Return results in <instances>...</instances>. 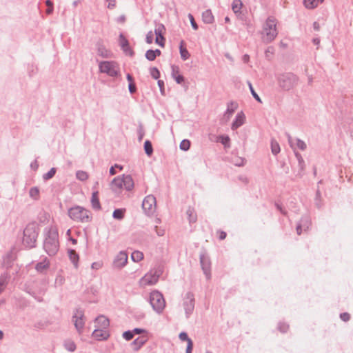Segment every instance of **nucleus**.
I'll return each mask as SVG.
<instances>
[{
	"mask_svg": "<svg viewBox=\"0 0 353 353\" xmlns=\"http://www.w3.org/2000/svg\"><path fill=\"white\" fill-rule=\"evenodd\" d=\"M279 88L283 91H290L295 88L299 82V77L291 72H281L276 76Z\"/></svg>",
	"mask_w": 353,
	"mask_h": 353,
	"instance_id": "obj_1",
	"label": "nucleus"
},
{
	"mask_svg": "<svg viewBox=\"0 0 353 353\" xmlns=\"http://www.w3.org/2000/svg\"><path fill=\"white\" fill-rule=\"evenodd\" d=\"M59 248V234L57 230L51 227L47 234L43 242V249L49 256H54Z\"/></svg>",
	"mask_w": 353,
	"mask_h": 353,
	"instance_id": "obj_2",
	"label": "nucleus"
},
{
	"mask_svg": "<svg viewBox=\"0 0 353 353\" xmlns=\"http://www.w3.org/2000/svg\"><path fill=\"white\" fill-rule=\"evenodd\" d=\"M276 25L277 20L274 17L270 16L267 18L263 25V30L261 32V39L263 43H270L277 37L278 30Z\"/></svg>",
	"mask_w": 353,
	"mask_h": 353,
	"instance_id": "obj_3",
	"label": "nucleus"
},
{
	"mask_svg": "<svg viewBox=\"0 0 353 353\" xmlns=\"http://www.w3.org/2000/svg\"><path fill=\"white\" fill-rule=\"evenodd\" d=\"M39 228L34 222L28 223L23 230V244L28 248L36 246Z\"/></svg>",
	"mask_w": 353,
	"mask_h": 353,
	"instance_id": "obj_4",
	"label": "nucleus"
},
{
	"mask_svg": "<svg viewBox=\"0 0 353 353\" xmlns=\"http://www.w3.org/2000/svg\"><path fill=\"white\" fill-rule=\"evenodd\" d=\"M68 216L73 221L81 223H88L92 220L90 212L85 208L77 205L68 210Z\"/></svg>",
	"mask_w": 353,
	"mask_h": 353,
	"instance_id": "obj_5",
	"label": "nucleus"
},
{
	"mask_svg": "<svg viewBox=\"0 0 353 353\" xmlns=\"http://www.w3.org/2000/svg\"><path fill=\"white\" fill-rule=\"evenodd\" d=\"M100 72L105 73L111 77H117L120 72L119 64L114 61H103L99 63Z\"/></svg>",
	"mask_w": 353,
	"mask_h": 353,
	"instance_id": "obj_6",
	"label": "nucleus"
},
{
	"mask_svg": "<svg viewBox=\"0 0 353 353\" xmlns=\"http://www.w3.org/2000/svg\"><path fill=\"white\" fill-rule=\"evenodd\" d=\"M150 303L153 309H165V301L159 291H153L150 295Z\"/></svg>",
	"mask_w": 353,
	"mask_h": 353,
	"instance_id": "obj_7",
	"label": "nucleus"
},
{
	"mask_svg": "<svg viewBox=\"0 0 353 353\" xmlns=\"http://www.w3.org/2000/svg\"><path fill=\"white\" fill-rule=\"evenodd\" d=\"M142 208L147 215L153 214L156 210V198L151 194L145 196L142 203Z\"/></svg>",
	"mask_w": 353,
	"mask_h": 353,
	"instance_id": "obj_8",
	"label": "nucleus"
},
{
	"mask_svg": "<svg viewBox=\"0 0 353 353\" xmlns=\"http://www.w3.org/2000/svg\"><path fill=\"white\" fill-rule=\"evenodd\" d=\"M159 276L160 274L157 271H150L140 279V285L145 287L147 285H154L157 283Z\"/></svg>",
	"mask_w": 353,
	"mask_h": 353,
	"instance_id": "obj_9",
	"label": "nucleus"
},
{
	"mask_svg": "<svg viewBox=\"0 0 353 353\" xmlns=\"http://www.w3.org/2000/svg\"><path fill=\"white\" fill-rule=\"evenodd\" d=\"M72 322L74 323V325L77 332L79 334H81L83 332L85 318L81 310H77V312L72 316Z\"/></svg>",
	"mask_w": 353,
	"mask_h": 353,
	"instance_id": "obj_10",
	"label": "nucleus"
},
{
	"mask_svg": "<svg viewBox=\"0 0 353 353\" xmlns=\"http://www.w3.org/2000/svg\"><path fill=\"white\" fill-rule=\"evenodd\" d=\"M200 264L204 274L208 280L211 279V261L205 253H201L199 255Z\"/></svg>",
	"mask_w": 353,
	"mask_h": 353,
	"instance_id": "obj_11",
	"label": "nucleus"
},
{
	"mask_svg": "<svg viewBox=\"0 0 353 353\" xmlns=\"http://www.w3.org/2000/svg\"><path fill=\"white\" fill-rule=\"evenodd\" d=\"M96 49L97 54L102 58H110L112 56V52L107 49L102 39H99L96 43Z\"/></svg>",
	"mask_w": 353,
	"mask_h": 353,
	"instance_id": "obj_12",
	"label": "nucleus"
},
{
	"mask_svg": "<svg viewBox=\"0 0 353 353\" xmlns=\"http://www.w3.org/2000/svg\"><path fill=\"white\" fill-rule=\"evenodd\" d=\"M165 30V28L162 23H159L154 29V34H156L155 42L161 47L165 46V39L163 36Z\"/></svg>",
	"mask_w": 353,
	"mask_h": 353,
	"instance_id": "obj_13",
	"label": "nucleus"
},
{
	"mask_svg": "<svg viewBox=\"0 0 353 353\" xmlns=\"http://www.w3.org/2000/svg\"><path fill=\"white\" fill-rule=\"evenodd\" d=\"M237 108L238 104L236 102L230 101L228 103L227 105V110L225 112L223 118L221 119V122L227 123L230 119Z\"/></svg>",
	"mask_w": 353,
	"mask_h": 353,
	"instance_id": "obj_14",
	"label": "nucleus"
},
{
	"mask_svg": "<svg viewBox=\"0 0 353 353\" xmlns=\"http://www.w3.org/2000/svg\"><path fill=\"white\" fill-rule=\"evenodd\" d=\"M128 262V254L125 252H120L113 261L114 268L121 269Z\"/></svg>",
	"mask_w": 353,
	"mask_h": 353,
	"instance_id": "obj_15",
	"label": "nucleus"
},
{
	"mask_svg": "<svg viewBox=\"0 0 353 353\" xmlns=\"http://www.w3.org/2000/svg\"><path fill=\"white\" fill-rule=\"evenodd\" d=\"M119 41L121 49L125 54H128L130 56L134 55V52L130 48L128 39L122 33H121L119 35Z\"/></svg>",
	"mask_w": 353,
	"mask_h": 353,
	"instance_id": "obj_16",
	"label": "nucleus"
},
{
	"mask_svg": "<svg viewBox=\"0 0 353 353\" xmlns=\"http://www.w3.org/2000/svg\"><path fill=\"white\" fill-rule=\"evenodd\" d=\"M194 296L192 292H187L183 298V307L185 309H194Z\"/></svg>",
	"mask_w": 353,
	"mask_h": 353,
	"instance_id": "obj_17",
	"label": "nucleus"
},
{
	"mask_svg": "<svg viewBox=\"0 0 353 353\" xmlns=\"http://www.w3.org/2000/svg\"><path fill=\"white\" fill-rule=\"evenodd\" d=\"M103 328L95 329L92 336L98 341H103L108 339L110 336L109 333L107 331L103 330Z\"/></svg>",
	"mask_w": 353,
	"mask_h": 353,
	"instance_id": "obj_18",
	"label": "nucleus"
},
{
	"mask_svg": "<svg viewBox=\"0 0 353 353\" xmlns=\"http://www.w3.org/2000/svg\"><path fill=\"white\" fill-rule=\"evenodd\" d=\"M245 122V115L243 112H239L232 123L231 128L234 130L241 126Z\"/></svg>",
	"mask_w": 353,
	"mask_h": 353,
	"instance_id": "obj_19",
	"label": "nucleus"
},
{
	"mask_svg": "<svg viewBox=\"0 0 353 353\" xmlns=\"http://www.w3.org/2000/svg\"><path fill=\"white\" fill-rule=\"evenodd\" d=\"M123 187L127 190L130 191L133 189L134 183L132 177L130 175H123Z\"/></svg>",
	"mask_w": 353,
	"mask_h": 353,
	"instance_id": "obj_20",
	"label": "nucleus"
},
{
	"mask_svg": "<svg viewBox=\"0 0 353 353\" xmlns=\"http://www.w3.org/2000/svg\"><path fill=\"white\" fill-rule=\"evenodd\" d=\"M172 77L178 84L182 83L185 79L184 77L179 74V68L178 66L172 65Z\"/></svg>",
	"mask_w": 353,
	"mask_h": 353,
	"instance_id": "obj_21",
	"label": "nucleus"
},
{
	"mask_svg": "<svg viewBox=\"0 0 353 353\" xmlns=\"http://www.w3.org/2000/svg\"><path fill=\"white\" fill-rule=\"evenodd\" d=\"M91 204L92 207L94 210H100L101 209V206L100 204L99 199V192L94 191L92 192L91 197Z\"/></svg>",
	"mask_w": 353,
	"mask_h": 353,
	"instance_id": "obj_22",
	"label": "nucleus"
},
{
	"mask_svg": "<svg viewBox=\"0 0 353 353\" xmlns=\"http://www.w3.org/2000/svg\"><path fill=\"white\" fill-rule=\"evenodd\" d=\"M185 41L183 40L181 41L179 46V52L181 59L183 61L188 60L190 57V54L185 47Z\"/></svg>",
	"mask_w": 353,
	"mask_h": 353,
	"instance_id": "obj_23",
	"label": "nucleus"
},
{
	"mask_svg": "<svg viewBox=\"0 0 353 353\" xmlns=\"http://www.w3.org/2000/svg\"><path fill=\"white\" fill-rule=\"evenodd\" d=\"M10 276L8 273H3L0 275V294L6 289Z\"/></svg>",
	"mask_w": 353,
	"mask_h": 353,
	"instance_id": "obj_24",
	"label": "nucleus"
},
{
	"mask_svg": "<svg viewBox=\"0 0 353 353\" xmlns=\"http://www.w3.org/2000/svg\"><path fill=\"white\" fill-rule=\"evenodd\" d=\"M146 339L143 337H138L132 342L131 346L134 351H138L146 343Z\"/></svg>",
	"mask_w": 353,
	"mask_h": 353,
	"instance_id": "obj_25",
	"label": "nucleus"
},
{
	"mask_svg": "<svg viewBox=\"0 0 353 353\" xmlns=\"http://www.w3.org/2000/svg\"><path fill=\"white\" fill-rule=\"evenodd\" d=\"M203 21L206 24H211L214 21V17L211 10H206L202 13Z\"/></svg>",
	"mask_w": 353,
	"mask_h": 353,
	"instance_id": "obj_26",
	"label": "nucleus"
},
{
	"mask_svg": "<svg viewBox=\"0 0 353 353\" xmlns=\"http://www.w3.org/2000/svg\"><path fill=\"white\" fill-rule=\"evenodd\" d=\"M50 267V262L47 258H45L42 261L37 263L35 269L39 272H43L44 270L48 269Z\"/></svg>",
	"mask_w": 353,
	"mask_h": 353,
	"instance_id": "obj_27",
	"label": "nucleus"
},
{
	"mask_svg": "<svg viewBox=\"0 0 353 353\" xmlns=\"http://www.w3.org/2000/svg\"><path fill=\"white\" fill-rule=\"evenodd\" d=\"M95 322L101 328L105 329L109 326V320L105 316H99L95 319Z\"/></svg>",
	"mask_w": 353,
	"mask_h": 353,
	"instance_id": "obj_28",
	"label": "nucleus"
},
{
	"mask_svg": "<svg viewBox=\"0 0 353 353\" xmlns=\"http://www.w3.org/2000/svg\"><path fill=\"white\" fill-rule=\"evenodd\" d=\"M299 223L303 228L305 231L307 230L312 224L311 219L308 216H302Z\"/></svg>",
	"mask_w": 353,
	"mask_h": 353,
	"instance_id": "obj_29",
	"label": "nucleus"
},
{
	"mask_svg": "<svg viewBox=\"0 0 353 353\" xmlns=\"http://www.w3.org/2000/svg\"><path fill=\"white\" fill-rule=\"evenodd\" d=\"M186 214L190 223H195L196 221L197 216L194 208L189 207L186 211Z\"/></svg>",
	"mask_w": 353,
	"mask_h": 353,
	"instance_id": "obj_30",
	"label": "nucleus"
},
{
	"mask_svg": "<svg viewBox=\"0 0 353 353\" xmlns=\"http://www.w3.org/2000/svg\"><path fill=\"white\" fill-rule=\"evenodd\" d=\"M68 254L71 262L74 264L75 268H77L79 259V254L74 250H70L68 251Z\"/></svg>",
	"mask_w": 353,
	"mask_h": 353,
	"instance_id": "obj_31",
	"label": "nucleus"
},
{
	"mask_svg": "<svg viewBox=\"0 0 353 353\" xmlns=\"http://www.w3.org/2000/svg\"><path fill=\"white\" fill-rule=\"evenodd\" d=\"M112 189L117 190V189H121L123 188L122 177H115L112 181Z\"/></svg>",
	"mask_w": 353,
	"mask_h": 353,
	"instance_id": "obj_32",
	"label": "nucleus"
},
{
	"mask_svg": "<svg viewBox=\"0 0 353 353\" xmlns=\"http://www.w3.org/2000/svg\"><path fill=\"white\" fill-rule=\"evenodd\" d=\"M319 3V0H303V5L307 9H314L316 8Z\"/></svg>",
	"mask_w": 353,
	"mask_h": 353,
	"instance_id": "obj_33",
	"label": "nucleus"
},
{
	"mask_svg": "<svg viewBox=\"0 0 353 353\" xmlns=\"http://www.w3.org/2000/svg\"><path fill=\"white\" fill-rule=\"evenodd\" d=\"M125 209L119 208L114 210L112 216L117 220H122L124 218Z\"/></svg>",
	"mask_w": 353,
	"mask_h": 353,
	"instance_id": "obj_34",
	"label": "nucleus"
},
{
	"mask_svg": "<svg viewBox=\"0 0 353 353\" xmlns=\"http://www.w3.org/2000/svg\"><path fill=\"white\" fill-rule=\"evenodd\" d=\"M243 3L241 0H234L232 3V9L235 14L241 12Z\"/></svg>",
	"mask_w": 353,
	"mask_h": 353,
	"instance_id": "obj_35",
	"label": "nucleus"
},
{
	"mask_svg": "<svg viewBox=\"0 0 353 353\" xmlns=\"http://www.w3.org/2000/svg\"><path fill=\"white\" fill-rule=\"evenodd\" d=\"M64 347L69 352H74L76 350V344L70 339L65 340L63 343Z\"/></svg>",
	"mask_w": 353,
	"mask_h": 353,
	"instance_id": "obj_36",
	"label": "nucleus"
},
{
	"mask_svg": "<svg viewBox=\"0 0 353 353\" xmlns=\"http://www.w3.org/2000/svg\"><path fill=\"white\" fill-rule=\"evenodd\" d=\"M314 203H315V205L318 208H321L323 206V201H322L321 194L319 189H317L316 191Z\"/></svg>",
	"mask_w": 353,
	"mask_h": 353,
	"instance_id": "obj_37",
	"label": "nucleus"
},
{
	"mask_svg": "<svg viewBox=\"0 0 353 353\" xmlns=\"http://www.w3.org/2000/svg\"><path fill=\"white\" fill-rule=\"evenodd\" d=\"M144 150L145 154L150 157L153 153V148L152 143L149 140H146L144 143Z\"/></svg>",
	"mask_w": 353,
	"mask_h": 353,
	"instance_id": "obj_38",
	"label": "nucleus"
},
{
	"mask_svg": "<svg viewBox=\"0 0 353 353\" xmlns=\"http://www.w3.org/2000/svg\"><path fill=\"white\" fill-rule=\"evenodd\" d=\"M131 258L134 262H139L143 259V254L140 251H134L131 254Z\"/></svg>",
	"mask_w": 353,
	"mask_h": 353,
	"instance_id": "obj_39",
	"label": "nucleus"
},
{
	"mask_svg": "<svg viewBox=\"0 0 353 353\" xmlns=\"http://www.w3.org/2000/svg\"><path fill=\"white\" fill-rule=\"evenodd\" d=\"M30 196L34 200H38L39 199V190L37 187H32L29 191Z\"/></svg>",
	"mask_w": 353,
	"mask_h": 353,
	"instance_id": "obj_40",
	"label": "nucleus"
},
{
	"mask_svg": "<svg viewBox=\"0 0 353 353\" xmlns=\"http://www.w3.org/2000/svg\"><path fill=\"white\" fill-rule=\"evenodd\" d=\"M76 176H77V179H79V181H85L88 179L89 175L85 171L79 170L76 172Z\"/></svg>",
	"mask_w": 353,
	"mask_h": 353,
	"instance_id": "obj_41",
	"label": "nucleus"
},
{
	"mask_svg": "<svg viewBox=\"0 0 353 353\" xmlns=\"http://www.w3.org/2000/svg\"><path fill=\"white\" fill-rule=\"evenodd\" d=\"M271 150L274 155H276L280 152L279 144L275 140H272L271 141Z\"/></svg>",
	"mask_w": 353,
	"mask_h": 353,
	"instance_id": "obj_42",
	"label": "nucleus"
},
{
	"mask_svg": "<svg viewBox=\"0 0 353 353\" xmlns=\"http://www.w3.org/2000/svg\"><path fill=\"white\" fill-rule=\"evenodd\" d=\"M294 154L299 162V166L300 168V170L303 171L305 168V161L299 152L294 151Z\"/></svg>",
	"mask_w": 353,
	"mask_h": 353,
	"instance_id": "obj_43",
	"label": "nucleus"
},
{
	"mask_svg": "<svg viewBox=\"0 0 353 353\" xmlns=\"http://www.w3.org/2000/svg\"><path fill=\"white\" fill-rule=\"evenodd\" d=\"M56 173V169L54 168H52L47 173L43 175V179L45 181L49 180L52 179Z\"/></svg>",
	"mask_w": 353,
	"mask_h": 353,
	"instance_id": "obj_44",
	"label": "nucleus"
},
{
	"mask_svg": "<svg viewBox=\"0 0 353 353\" xmlns=\"http://www.w3.org/2000/svg\"><path fill=\"white\" fill-rule=\"evenodd\" d=\"M137 133H138V141L139 142H141L143 140V137L145 135V130H144L143 125L141 123H140L139 125V127L137 129Z\"/></svg>",
	"mask_w": 353,
	"mask_h": 353,
	"instance_id": "obj_45",
	"label": "nucleus"
},
{
	"mask_svg": "<svg viewBox=\"0 0 353 353\" xmlns=\"http://www.w3.org/2000/svg\"><path fill=\"white\" fill-rule=\"evenodd\" d=\"M150 74L151 77L154 79H158L160 77V72L156 67L150 68Z\"/></svg>",
	"mask_w": 353,
	"mask_h": 353,
	"instance_id": "obj_46",
	"label": "nucleus"
},
{
	"mask_svg": "<svg viewBox=\"0 0 353 353\" xmlns=\"http://www.w3.org/2000/svg\"><path fill=\"white\" fill-rule=\"evenodd\" d=\"M180 149L183 151H187L190 147V141L188 139H184L180 143Z\"/></svg>",
	"mask_w": 353,
	"mask_h": 353,
	"instance_id": "obj_47",
	"label": "nucleus"
},
{
	"mask_svg": "<svg viewBox=\"0 0 353 353\" xmlns=\"http://www.w3.org/2000/svg\"><path fill=\"white\" fill-rule=\"evenodd\" d=\"M145 58L148 60V61H154L155 60V54H154V50H148L145 52Z\"/></svg>",
	"mask_w": 353,
	"mask_h": 353,
	"instance_id": "obj_48",
	"label": "nucleus"
},
{
	"mask_svg": "<svg viewBox=\"0 0 353 353\" xmlns=\"http://www.w3.org/2000/svg\"><path fill=\"white\" fill-rule=\"evenodd\" d=\"M46 5L48 6V8L46 10V14H51L53 12V3L51 0H46Z\"/></svg>",
	"mask_w": 353,
	"mask_h": 353,
	"instance_id": "obj_49",
	"label": "nucleus"
},
{
	"mask_svg": "<svg viewBox=\"0 0 353 353\" xmlns=\"http://www.w3.org/2000/svg\"><path fill=\"white\" fill-rule=\"evenodd\" d=\"M289 328V325L285 323L280 322L278 324V329L281 332L285 333L288 331Z\"/></svg>",
	"mask_w": 353,
	"mask_h": 353,
	"instance_id": "obj_50",
	"label": "nucleus"
},
{
	"mask_svg": "<svg viewBox=\"0 0 353 353\" xmlns=\"http://www.w3.org/2000/svg\"><path fill=\"white\" fill-rule=\"evenodd\" d=\"M296 146L298 148H299L301 150H305L306 149L307 145H306V143L303 141H302L299 139H296Z\"/></svg>",
	"mask_w": 353,
	"mask_h": 353,
	"instance_id": "obj_51",
	"label": "nucleus"
},
{
	"mask_svg": "<svg viewBox=\"0 0 353 353\" xmlns=\"http://www.w3.org/2000/svg\"><path fill=\"white\" fill-rule=\"evenodd\" d=\"M179 338L181 341H187V343H189V341H192V339L188 337L187 333L185 332H181L179 335Z\"/></svg>",
	"mask_w": 353,
	"mask_h": 353,
	"instance_id": "obj_52",
	"label": "nucleus"
},
{
	"mask_svg": "<svg viewBox=\"0 0 353 353\" xmlns=\"http://www.w3.org/2000/svg\"><path fill=\"white\" fill-rule=\"evenodd\" d=\"M219 139L220 140L221 143L224 145L225 146H227L230 143V137L228 136H220L219 137Z\"/></svg>",
	"mask_w": 353,
	"mask_h": 353,
	"instance_id": "obj_53",
	"label": "nucleus"
},
{
	"mask_svg": "<svg viewBox=\"0 0 353 353\" xmlns=\"http://www.w3.org/2000/svg\"><path fill=\"white\" fill-rule=\"evenodd\" d=\"M134 336V334H133V332L131 331V330H128V331H125L123 333V337L126 340V341H130L131 340Z\"/></svg>",
	"mask_w": 353,
	"mask_h": 353,
	"instance_id": "obj_54",
	"label": "nucleus"
},
{
	"mask_svg": "<svg viewBox=\"0 0 353 353\" xmlns=\"http://www.w3.org/2000/svg\"><path fill=\"white\" fill-rule=\"evenodd\" d=\"M249 88L250 90V92L253 96V97L259 102H261V98L259 96L256 94V92L254 91L251 83L249 82Z\"/></svg>",
	"mask_w": 353,
	"mask_h": 353,
	"instance_id": "obj_55",
	"label": "nucleus"
},
{
	"mask_svg": "<svg viewBox=\"0 0 353 353\" xmlns=\"http://www.w3.org/2000/svg\"><path fill=\"white\" fill-rule=\"evenodd\" d=\"M188 17L190 19V23H191L192 28L195 30H198L199 26H198L197 23L195 22L193 16L191 14H189Z\"/></svg>",
	"mask_w": 353,
	"mask_h": 353,
	"instance_id": "obj_56",
	"label": "nucleus"
},
{
	"mask_svg": "<svg viewBox=\"0 0 353 353\" xmlns=\"http://www.w3.org/2000/svg\"><path fill=\"white\" fill-rule=\"evenodd\" d=\"M145 41L146 43L150 44L153 41V32L152 31H149L148 34H146L145 37Z\"/></svg>",
	"mask_w": 353,
	"mask_h": 353,
	"instance_id": "obj_57",
	"label": "nucleus"
},
{
	"mask_svg": "<svg viewBox=\"0 0 353 353\" xmlns=\"http://www.w3.org/2000/svg\"><path fill=\"white\" fill-rule=\"evenodd\" d=\"M158 85L160 89V92L162 95H165V86H164V81L163 80H158Z\"/></svg>",
	"mask_w": 353,
	"mask_h": 353,
	"instance_id": "obj_58",
	"label": "nucleus"
},
{
	"mask_svg": "<svg viewBox=\"0 0 353 353\" xmlns=\"http://www.w3.org/2000/svg\"><path fill=\"white\" fill-rule=\"evenodd\" d=\"M340 318L341 319V320H343V321H347L350 320V315L349 313L347 312H343V313H341L340 314Z\"/></svg>",
	"mask_w": 353,
	"mask_h": 353,
	"instance_id": "obj_59",
	"label": "nucleus"
},
{
	"mask_svg": "<svg viewBox=\"0 0 353 353\" xmlns=\"http://www.w3.org/2000/svg\"><path fill=\"white\" fill-rule=\"evenodd\" d=\"M102 265L103 263L101 261L94 262L92 263V268L94 270H99L101 268Z\"/></svg>",
	"mask_w": 353,
	"mask_h": 353,
	"instance_id": "obj_60",
	"label": "nucleus"
},
{
	"mask_svg": "<svg viewBox=\"0 0 353 353\" xmlns=\"http://www.w3.org/2000/svg\"><path fill=\"white\" fill-rule=\"evenodd\" d=\"M275 206H276V209L279 210L282 214H283L285 216L287 215V214H288L287 211L282 208L281 205L276 203Z\"/></svg>",
	"mask_w": 353,
	"mask_h": 353,
	"instance_id": "obj_61",
	"label": "nucleus"
},
{
	"mask_svg": "<svg viewBox=\"0 0 353 353\" xmlns=\"http://www.w3.org/2000/svg\"><path fill=\"white\" fill-rule=\"evenodd\" d=\"M128 89H129V92L131 93V94H133L136 91H137V88H136V85L135 84L133 83H130L129 85H128Z\"/></svg>",
	"mask_w": 353,
	"mask_h": 353,
	"instance_id": "obj_62",
	"label": "nucleus"
},
{
	"mask_svg": "<svg viewBox=\"0 0 353 353\" xmlns=\"http://www.w3.org/2000/svg\"><path fill=\"white\" fill-rule=\"evenodd\" d=\"M187 343L188 344H187L185 352L186 353H192V348H193V342H192V341H189V343Z\"/></svg>",
	"mask_w": 353,
	"mask_h": 353,
	"instance_id": "obj_63",
	"label": "nucleus"
},
{
	"mask_svg": "<svg viewBox=\"0 0 353 353\" xmlns=\"http://www.w3.org/2000/svg\"><path fill=\"white\" fill-rule=\"evenodd\" d=\"M217 233L219 234V240H224L226 238V236H227V234L224 231L218 230Z\"/></svg>",
	"mask_w": 353,
	"mask_h": 353,
	"instance_id": "obj_64",
	"label": "nucleus"
}]
</instances>
